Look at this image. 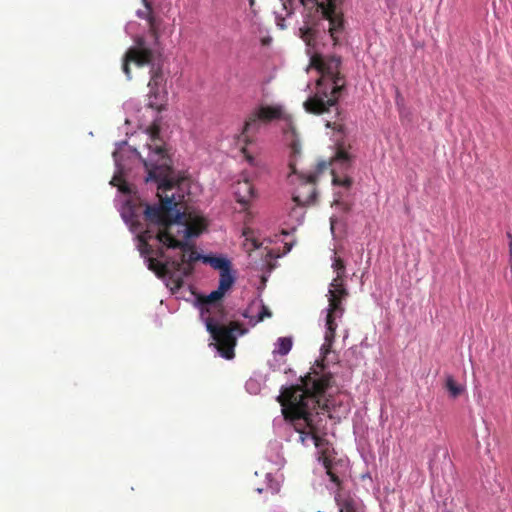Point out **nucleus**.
<instances>
[{
    "label": "nucleus",
    "mask_w": 512,
    "mask_h": 512,
    "mask_svg": "<svg viewBox=\"0 0 512 512\" xmlns=\"http://www.w3.org/2000/svg\"><path fill=\"white\" fill-rule=\"evenodd\" d=\"M279 491V487H276L272 490V493H277Z\"/></svg>",
    "instance_id": "obj_37"
},
{
    "label": "nucleus",
    "mask_w": 512,
    "mask_h": 512,
    "mask_svg": "<svg viewBox=\"0 0 512 512\" xmlns=\"http://www.w3.org/2000/svg\"><path fill=\"white\" fill-rule=\"evenodd\" d=\"M290 422L293 425L294 429L299 433L301 443L305 445L306 441L308 439H311V434H309V429L304 427L302 425V423H299L296 420L295 421H290Z\"/></svg>",
    "instance_id": "obj_23"
},
{
    "label": "nucleus",
    "mask_w": 512,
    "mask_h": 512,
    "mask_svg": "<svg viewBox=\"0 0 512 512\" xmlns=\"http://www.w3.org/2000/svg\"><path fill=\"white\" fill-rule=\"evenodd\" d=\"M342 299L336 298L335 295H328V309L326 315V331L324 336V343L320 348V353L323 357L322 361L331 352L332 345L336 336V329L338 324L336 318H342L345 308Z\"/></svg>",
    "instance_id": "obj_10"
},
{
    "label": "nucleus",
    "mask_w": 512,
    "mask_h": 512,
    "mask_svg": "<svg viewBox=\"0 0 512 512\" xmlns=\"http://www.w3.org/2000/svg\"><path fill=\"white\" fill-rule=\"evenodd\" d=\"M510 252L512 253V240L510 242Z\"/></svg>",
    "instance_id": "obj_39"
},
{
    "label": "nucleus",
    "mask_w": 512,
    "mask_h": 512,
    "mask_svg": "<svg viewBox=\"0 0 512 512\" xmlns=\"http://www.w3.org/2000/svg\"><path fill=\"white\" fill-rule=\"evenodd\" d=\"M341 65L339 56H323L313 52L309 66L316 69L320 77L316 81L314 95L304 102L307 112L321 115L335 111L336 116L340 115L338 101L346 89V79L340 71Z\"/></svg>",
    "instance_id": "obj_3"
},
{
    "label": "nucleus",
    "mask_w": 512,
    "mask_h": 512,
    "mask_svg": "<svg viewBox=\"0 0 512 512\" xmlns=\"http://www.w3.org/2000/svg\"><path fill=\"white\" fill-rule=\"evenodd\" d=\"M184 181L185 178H182L165 191L158 189L159 204L147 205L144 211L145 221L154 225L156 239L166 248H187L186 240L198 237L207 226L203 217L191 212H181L177 208L180 201L176 200L175 193L169 194L175 188L180 187Z\"/></svg>",
    "instance_id": "obj_2"
},
{
    "label": "nucleus",
    "mask_w": 512,
    "mask_h": 512,
    "mask_svg": "<svg viewBox=\"0 0 512 512\" xmlns=\"http://www.w3.org/2000/svg\"><path fill=\"white\" fill-rule=\"evenodd\" d=\"M235 195L237 202L244 206L247 205L255 198V189L253 184L248 179L238 181L235 186Z\"/></svg>",
    "instance_id": "obj_18"
},
{
    "label": "nucleus",
    "mask_w": 512,
    "mask_h": 512,
    "mask_svg": "<svg viewBox=\"0 0 512 512\" xmlns=\"http://www.w3.org/2000/svg\"><path fill=\"white\" fill-rule=\"evenodd\" d=\"M151 143L147 144L149 155L143 161L148 172L147 181L153 180L158 183V189L165 191L179 182L183 177L175 174L172 168V160L164 149L160 135V127L156 124L148 128Z\"/></svg>",
    "instance_id": "obj_5"
},
{
    "label": "nucleus",
    "mask_w": 512,
    "mask_h": 512,
    "mask_svg": "<svg viewBox=\"0 0 512 512\" xmlns=\"http://www.w3.org/2000/svg\"><path fill=\"white\" fill-rule=\"evenodd\" d=\"M323 465L326 469L330 480L340 488L341 481L339 477L332 471L331 460L327 456H323ZM335 501L339 507V512H361V505L358 500L338 490L335 495Z\"/></svg>",
    "instance_id": "obj_12"
},
{
    "label": "nucleus",
    "mask_w": 512,
    "mask_h": 512,
    "mask_svg": "<svg viewBox=\"0 0 512 512\" xmlns=\"http://www.w3.org/2000/svg\"><path fill=\"white\" fill-rule=\"evenodd\" d=\"M300 155V144L297 141H293L290 144V158L288 162L290 172L288 173L287 178L289 179L290 183L294 184L295 181L292 177L296 176L299 184L293 194V201L298 206L305 207L313 204L316 200V175L312 173L306 174L297 170V160Z\"/></svg>",
    "instance_id": "obj_7"
},
{
    "label": "nucleus",
    "mask_w": 512,
    "mask_h": 512,
    "mask_svg": "<svg viewBox=\"0 0 512 512\" xmlns=\"http://www.w3.org/2000/svg\"><path fill=\"white\" fill-rule=\"evenodd\" d=\"M202 257L194 248L193 245L188 243V247L180 249V258L172 257V261L179 264V270H173L174 285L176 289H180L184 284V278L193 272V264Z\"/></svg>",
    "instance_id": "obj_11"
},
{
    "label": "nucleus",
    "mask_w": 512,
    "mask_h": 512,
    "mask_svg": "<svg viewBox=\"0 0 512 512\" xmlns=\"http://www.w3.org/2000/svg\"><path fill=\"white\" fill-rule=\"evenodd\" d=\"M283 10L287 16L294 13L297 3L304 7H318L321 10L323 18L328 21V32L337 45L340 36L344 31V16L342 6L346 0H280Z\"/></svg>",
    "instance_id": "obj_6"
},
{
    "label": "nucleus",
    "mask_w": 512,
    "mask_h": 512,
    "mask_svg": "<svg viewBox=\"0 0 512 512\" xmlns=\"http://www.w3.org/2000/svg\"><path fill=\"white\" fill-rule=\"evenodd\" d=\"M242 152L245 154V157H246L247 161L250 164H254V158L251 155H247L246 154V148H242Z\"/></svg>",
    "instance_id": "obj_33"
},
{
    "label": "nucleus",
    "mask_w": 512,
    "mask_h": 512,
    "mask_svg": "<svg viewBox=\"0 0 512 512\" xmlns=\"http://www.w3.org/2000/svg\"><path fill=\"white\" fill-rule=\"evenodd\" d=\"M326 126L329 127V128H332V129H334V130H336L338 132H342L343 128H344L343 124L339 123L337 121H334V122L328 121Z\"/></svg>",
    "instance_id": "obj_31"
},
{
    "label": "nucleus",
    "mask_w": 512,
    "mask_h": 512,
    "mask_svg": "<svg viewBox=\"0 0 512 512\" xmlns=\"http://www.w3.org/2000/svg\"><path fill=\"white\" fill-rule=\"evenodd\" d=\"M143 3L147 9H150V2H148L147 0H143Z\"/></svg>",
    "instance_id": "obj_34"
},
{
    "label": "nucleus",
    "mask_w": 512,
    "mask_h": 512,
    "mask_svg": "<svg viewBox=\"0 0 512 512\" xmlns=\"http://www.w3.org/2000/svg\"><path fill=\"white\" fill-rule=\"evenodd\" d=\"M300 37L308 47L307 53L311 56L312 50L316 48L317 31L311 27H302L299 29Z\"/></svg>",
    "instance_id": "obj_21"
},
{
    "label": "nucleus",
    "mask_w": 512,
    "mask_h": 512,
    "mask_svg": "<svg viewBox=\"0 0 512 512\" xmlns=\"http://www.w3.org/2000/svg\"><path fill=\"white\" fill-rule=\"evenodd\" d=\"M311 440L313 441L316 448L323 449V447L328 443L327 440L320 435V433L311 434ZM322 456L325 455V450L321 451ZM323 459V457H321Z\"/></svg>",
    "instance_id": "obj_26"
},
{
    "label": "nucleus",
    "mask_w": 512,
    "mask_h": 512,
    "mask_svg": "<svg viewBox=\"0 0 512 512\" xmlns=\"http://www.w3.org/2000/svg\"><path fill=\"white\" fill-rule=\"evenodd\" d=\"M330 165L339 166L342 170H347L351 165V155L341 146L338 147L335 156L331 159ZM332 182L334 185L349 188L352 185V179L348 176L340 177L336 174L335 168L332 169Z\"/></svg>",
    "instance_id": "obj_13"
},
{
    "label": "nucleus",
    "mask_w": 512,
    "mask_h": 512,
    "mask_svg": "<svg viewBox=\"0 0 512 512\" xmlns=\"http://www.w3.org/2000/svg\"><path fill=\"white\" fill-rule=\"evenodd\" d=\"M271 316H272V312L270 311V309L265 304L262 303L261 310L258 313V316L253 324L262 322L265 318H270Z\"/></svg>",
    "instance_id": "obj_28"
},
{
    "label": "nucleus",
    "mask_w": 512,
    "mask_h": 512,
    "mask_svg": "<svg viewBox=\"0 0 512 512\" xmlns=\"http://www.w3.org/2000/svg\"><path fill=\"white\" fill-rule=\"evenodd\" d=\"M235 282H231L228 277L219 279L218 288L212 291L209 295L200 296L198 301L200 303L201 316L205 320L207 316L225 317V308L221 303H218L225 294L232 288Z\"/></svg>",
    "instance_id": "obj_9"
},
{
    "label": "nucleus",
    "mask_w": 512,
    "mask_h": 512,
    "mask_svg": "<svg viewBox=\"0 0 512 512\" xmlns=\"http://www.w3.org/2000/svg\"><path fill=\"white\" fill-rule=\"evenodd\" d=\"M148 11L145 12H138L139 17L146 18L148 25H149V33L154 38L155 42L158 43L160 38L159 28H160V20L157 19L153 13H152V7L150 6V9H147Z\"/></svg>",
    "instance_id": "obj_20"
},
{
    "label": "nucleus",
    "mask_w": 512,
    "mask_h": 512,
    "mask_svg": "<svg viewBox=\"0 0 512 512\" xmlns=\"http://www.w3.org/2000/svg\"><path fill=\"white\" fill-rule=\"evenodd\" d=\"M135 46L127 50L124 55L122 70L128 79H131L130 63L137 66L150 65V80L148 82V107L161 111L166 102V80L163 74L162 65L154 63V52L146 47L145 40L139 37L135 40Z\"/></svg>",
    "instance_id": "obj_4"
},
{
    "label": "nucleus",
    "mask_w": 512,
    "mask_h": 512,
    "mask_svg": "<svg viewBox=\"0 0 512 512\" xmlns=\"http://www.w3.org/2000/svg\"><path fill=\"white\" fill-rule=\"evenodd\" d=\"M333 288H345L343 278H339V276H336L330 283V289Z\"/></svg>",
    "instance_id": "obj_30"
},
{
    "label": "nucleus",
    "mask_w": 512,
    "mask_h": 512,
    "mask_svg": "<svg viewBox=\"0 0 512 512\" xmlns=\"http://www.w3.org/2000/svg\"><path fill=\"white\" fill-rule=\"evenodd\" d=\"M202 261L205 264H209L212 268L220 271V278L228 277L231 282H235L236 277L231 268V262L221 256H203Z\"/></svg>",
    "instance_id": "obj_15"
},
{
    "label": "nucleus",
    "mask_w": 512,
    "mask_h": 512,
    "mask_svg": "<svg viewBox=\"0 0 512 512\" xmlns=\"http://www.w3.org/2000/svg\"><path fill=\"white\" fill-rule=\"evenodd\" d=\"M261 122L262 121L253 111L244 123L239 141H243L246 144L252 142V137L259 131Z\"/></svg>",
    "instance_id": "obj_17"
},
{
    "label": "nucleus",
    "mask_w": 512,
    "mask_h": 512,
    "mask_svg": "<svg viewBox=\"0 0 512 512\" xmlns=\"http://www.w3.org/2000/svg\"><path fill=\"white\" fill-rule=\"evenodd\" d=\"M111 184L113 186H117L122 193L130 192L127 183L122 179L120 175H115L111 180Z\"/></svg>",
    "instance_id": "obj_27"
},
{
    "label": "nucleus",
    "mask_w": 512,
    "mask_h": 512,
    "mask_svg": "<svg viewBox=\"0 0 512 512\" xmlns=\"http://www.w3.org/2000/svg\"><path fill=\"white\" fill-rule=\"evenodd\" d=\"M332 268L335 270V272L337 273V276H339V278H344L346 266H345L344 261L340 257H337V256L334 257L333 263H332Z\"/></svg>",
    "instance_id": "obj_25"
},
{
    "label": "nucleus",
    "mask_w": 512,
    "mask_h": 512,
    "mask_svg": "<svg viewBox=\"0 0 512 512\" xmlns=\"http://www.w3.org/2000/svg\"><path fill=\"white\" fill-rule=\"evenodd\" d=\"M223 319L224 318L221 317L207 316L205 318V324L208 332L215 340V345L221 356L226 359H232L234 357V348L237 341L235 332L244 334L245 330L239 322L235 321L230 322L228 326L222 325L221 321Z\"/></svg>",
    "instance_id": "obj_8"
},
{
    "label": "nucleus",
    "mask_w": 512,
    "mask_h": 512,
    "mask_svg": "<svg viewBox=\"0 0 512 512\" xmlns=\"http://www.w3.org/2000/svg\"><path fill=\"white\" fill-rule=\"evenodd\" d=\"M146 226V229L137 236L139 241L138 248L141 255L146 257L155 253L159 258H164L165 252L163 246L154 251L152 246L149 244L151 239H156V229L154 228V225L152 223L146 222Z\"/></svg>",
    "instance_id": "obj_14"
},
{
    "label": "nucleus",
    "mask_w": 512,
    "mask_h": 512,
    "mask_svg": "<svg viewBox=\"0 0 512 512\" xmlns=\"http://www.w3.org/2000/svg\"><path fill=\"white\" fill-rule=\"evenodd\" d=\"M446 388L453 397L459 396L463 391L462 387L458 385L451 376L447 377Z\"/></svg>",
    "instance_id": "obj_24"
},
{
    "label": "nucleus",
    "mask_w": 512,
    "mask_h": 512,
    "mask_svg": "<svg viewBox=\"0 0 512 512\" xmlns=\"http://www.w3.org/2000/svg\"><path fill=\"white\" fill-rule=\"evenodd\" d=\"M148 268L154 271L158 276H169L174 282L173 270H179V264L172 261V257L167 258L165 261H158L153 257L148 258Z\"/></svg>",
    "instance_id": "obj_16"
},
{
    "label": "nucleus",
    "mask_w": 512,
    "mask_h": 512,
    "mask_svg": "<svg viewBox=\"0 0 512 512\" xmlns=\"http://www.w3.org/2000/svg\"><path fill=\"white\" fill-rule=\"evenodd\" d=\"M332 381V373L323 362L317 361L301 378V385L285 388L278 396L284 418L302 423L309 429V434L321 433L325 422L318 410L327 411V404L321 405V398L332 385Z\"/></svg>",
    "instance_id": "obj_1"
},
{
    "label": "nucleus",
    "mask_w": 512,
    "mask_h": 512,
    "mask_svg": "<svg viewBox=\"0 0 512 512\" xmlns=\"http://www.w3.org/2000/svg\"><path fill=\"white\" fill-rule=\"evenodd\" d=\"M334 205H337V206H340L341 209L344 211V212H349L351 210V205L348 204V203H345V202H342L340 200H335L333 202Z\"/></svg>",
    "instance_id": "obj_32"
},
{
    "label": "nucleus",
    "mask_w": 512,
    "mask_h": 512,
    "mask_svg": "<svg viewBox=\"0 0 512 512\" xmlns=\"http://www.w3.org/2000/svg\"><path fill=\"white\" fill-rule=\"evenodd\" d=\"M319 166H320V170H323V169L326 168V164L325 163H321Z\"/></svg>",
    "instance_id": "obj_35"
},
{
    "label": "nucleus",
    "mask_w": 512,
    "mask_h": 512,
    "mask_svg": "<svg viewBox=\"0 0 512 512\" xmlns=\"http://www.w3.org/2000/svg\"><path fill=\"white\" fill-rule=\"evenodd\" d=\"M254 112L263 123H269L283 117V109L280 105H261Z\"/></svg>",
    "instance_id": "obj_19"
},
{
    "label": "nucleus",
    "mask_w": 512,
    "mask_h": 512,
    "mask_svg": "<svg viewBox=\"0 0 512 512\" xmlns=\"http://www.w3.org/2000/svg\"><path fill=\"white\" fill-rule=\"evenodd\" d=\"M292 339L290 337H280L277 340L276 349L274 353H277L281 356L287 355L292 348Z\"/></svg>",
    "instance_id": "obj_22"
},
{
    "label": "nucleus",
    "mask_w": 512,
    "mask_h": 512,
    "mask_svg": "<svg viewBox=\"0 0 512 512\" xmlns=\"http://www.w3.org/2000/svg\"><path fill=\"white\" fill-rule=\"evenodd\" d=\"M328 295H335L336 298L346 300L349 295L347 288H333L329 289Z\"/></svg>",
    "instance_id": "obj_29"
},
{
    "label": "nucleus",
    "mask_w": 512,
    "mask_h": 512,
    "mask_svg": "<svg viewBox=\"0 0 512 512\" xmlns=\"http://www.w3.org/2000/svg\"><path fill=\"white\" fill-rule=\"evenodd\" d=\"M243 316H244L245 318H249V317H250V316H249V312H248V310H247V311H245V312L243 313Z\"/></svg>",
    "instance_id": "obj_36"
},
{
    "label": "nucleus",
    "mask_w": 512,
    "mask_h": 512,
    "mask_svg": "<svg viewBox=\"0 0 512 512\" xmlns=\"http://www.w3.org/2000/svg\"><path fill=\"white\" fill-rule=\"evenodd\" d=\"M253 244H254L255 248H257L259 246V244L256 241H254Z\"/></svg>",
    "instance_id": "obj_38"
}]
</instances>
